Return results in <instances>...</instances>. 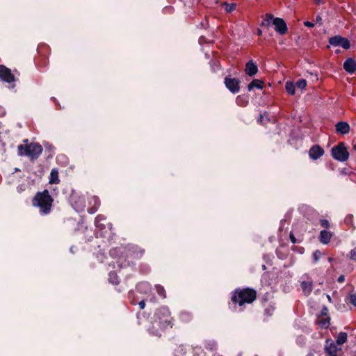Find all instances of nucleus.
Listing matches in <instances>:
<instances>
[{"label": "nucleus", "mask_w": 356, "mask_h": 356, "mask_svg": "<svg viewBox=\"0 0 356 356\" xmlns=\"http://www.w3.org/2000/svg\"><path fill=\"white\" fill-rule=\"evenodd\" d=\"M110 255L118 258L116 263L120 269L130 266L132 261L129 258L140 259L145 253V249L137 245H128L127 247H116L110 250Z\"/></svg>", "instance_id": "f257e3e1"}, {"label": "nucleus", "mask_w": 356, "mask_h": 356, "mask_svg": "<svg viewBox=\"0 0 356 356\" xmlns=\"http://www.w3.org/2000/svg\"><path fill=\"white\" fill-rule=\"evenodd\" d=\"M151 325L148 327L149 333L160 338L168 328H172V318L168 307L162 306L156 309Z\"/></svg>", "instance_id": "f03ea898"}, {"label": "nucleus", "mask_w": 356, "mask_h": 356, "mask_svg": "<svg viewBox=\"0 0 356 356\" xmlns=\"http://www.w3.org/2000/svg\"><path fill=\"white\" fill-rule=\"evenodd\" d=\"M257 291L252 288H237L232 292L231 301L236 306L242 307L245 304H251L257 298Z\"/></svg>", "instance_id": "7ed1b4c3"}, {"label": "nucleus", "mask_w": 356, "mask_h": 356, "mask_svg": "<svg viewBox=\"0 0 356 356\" xmlns=\"http://www.w3.org/2000/svg\"><path fill=\"white\" fill-rule=\"evenodd\" d=\"M53 197L48 190L45 189L42 192H38L32 200L33 207H38L42 215H48L51 211Z\"/></svg>", "instance_id": "20e7f679"}, {"label": "nucleus", "mask_w": 356, "mask_h": 356, "mask_svg": "<svg viewBox=\"0 0 356 356\" xmlns=\"http://www.w3.org/2000/svg\"><path fill=\"white\" fill-rule=\"evenodd\" d=\"M18 155L27 156L31 161L36 160L41 155L43 148L37 143H31L29 145H19L17 147Z\"/></svg>", "instance_id": "39448f33"}, {"label": "nucleus", "mask_w": 356, "mask_h": 356, "mask_svg": "<svg viewBox=\"0 0 356 356\" xmlns=\"http://www.w3.org/2000/svg\"><path fill=\"white\" fill-rule=\"evenodd\" d=\"M273 24L275 31L280 35H285L288 32V27L285 21L280 17H274L272 14L267 13L261 26H269Z\"/></svg>", "instance_id": "423d86ee"}, {"label": "nucleus", "mask_w": 356, "mask_h": 356, "mask_svg": "<svg viewBox=\"0 0 356 356\" xmlns=\"http://www.w3.org/2000/svg\"><path fill=\"white\" fill-rule=\"evenodd\" d=\"M95 224L101 237L109 238L113 234L112 224L107 220L104 216L101 214L97 216Z\"/></svg>", "instance_id": "0eeeda50"}, {"label": "nucleus", "mask_w": 356, "mask_h": 356, "mask_svg": "<svg viewBox=\"0 0 356 356\" xmlns=\"http://www.w3.org/2000/svg\"><path fill=\"white\" fill-rule=\"evenodd\" d=\"M331 156L334 160L344 162L349 158V152L345 143L340 142L331 149Z\"/></svg>", "instance_id": "6e6552de"}, {"label": "nucleus", "mask_w": 356, "mask_h": 356, "mask_svg": "<svg viewBox=\"0 0 356 356\" xmlns=\"http://www.w3.org/2000/svg\"><path fill=\"white\" fill-rule=\"evenodd\" d=\"M299 282L304 295L309 296L313 290V280L308 275L304 274L300 277Z\"/></svg>", "instance_id": "1a4fd4ad"}, {"label": "nucleus", "mask_w": 356, "mask_h": 356, "mask_svg": "<svg viewBox=\"0 0 356 356\" xmlns=\"http://www.w3.org/2000/svg\"><path fill=\"white\" fill-rule=\"evenodd\" d=\"M224 83L227 89L233 94H236L240 91L241 81L238 78H232L231 75L226 76Z\"/></svg>", "instance_id": "9d476101"}, {"label": "nucleus", "mask_w": 356, "mask_h": 356, "mask_svg": "<svg viewBox=\"0 0 356 356\" xmlns=\"http://www.w3.org/2000/svg\"><path fill=\"white\" fill-rule=\"evenodd\" d=\"M71 202L73 208L77 212H82L86 207V199L84 195H73L71 197Z\"/></svg>", "instance_id": "9b49d317"}, {"label": "nucleus", "mask_w": 356, "mask_h": 356, "mask_svg": "<svg viewBox=\"0 0 356 356\" xmlns=\"http://www.w3.org/2000/svg\"><path fill=\"white\" fill-rule=\"evenodd\" d=\"M329 43L333 47H341L344 49H348L350 47V41L341 35H335L330 38Z\"/></svg>", "instance_id": "f8f14e48"}, {"label": "nucleus", "mask_w": 356, "mask_h": 356, "mask_svg": "<svg viewBox=\"0 0 356 356\" xmlns=\"http://www.w3.org/2000/svg\"><path fill=\"white\" fill-rule=\"evenodd\" d=\"M0 79L8 83L15 81V76L11 70L3 65H0Z\"/></svg>", "instance_id": "ddd939ff"}, {"label": "nucleus", "mask_w": 356, "mask_h": 356, "mask_svg": "<svg viewBox=\"0 0 356 356\" xmlns=\"http://www.w3.org/2000/svg\"><path fill=\"white\" fill-rule=\"evenodd\" d=\"M325 153L324 149L318 145H314L309 150V156L313 160H317Z\"/></svg>", "instance_id": "4468645a"}, {"label": "nucleus", "mask_w": 356, "mask_h": 356, "mask_svg": "<svg viewBox=\"0 0 356 356\" xmlns=\"http://www.w3.org/2000/svg\"><path fill=\"white\" fill-rule=\"evenodd\" d=\"M335 129L337 134L346 135L350 132V127L348 122L340 121L335 124Z\"/></svg>", "instance_id": "2eb2a0df"}, {"label": "nucleus", "mask_w": 356, "mask_h": 356, "mask_svg": "<svg viewBox=\"0 0 356 356\" xmlns=\"http://www.w3.org/2000/svg\"><path fill=\"white\" fill-rule=\"evenodd\" d=\"M343 67L346 72L353 74L356 71V60L353 58H348L344 61Z\"/></svg>", "instance_id": "dca6fc26"}, {"label": "nucleus", "mask_w": 356, "mask_h": 356, "mask_svg": "<svg viewBox=\"0 0 356 356\" xmlns=\"http://www.w3.org/2000/svg\"><path fill=\"white\" fill-rule=\"evenodd\" d=\"M245 72L248 76H253L258 72V67L250 60L245 64Z\"/></svg>", "instance_id": "f3484780"}, {"label": "nucleus", "mask_w": 356, "mask_h": 356, "mask_svg": "<svg viewBox=\"0 0 356 356\" xmlns=\"http://www.w3.org/2000/svg\"><path fill=\"white\" fill-rule=\"evenodd\" d=\"M332 236V234L331 232L327 230H322L320 232L319 235V241L323 244H327Z\"/></svg>", "instance_id": "a211bd4d"}, {"label": "nucleus", "mask_w": 356, "mask_h": 356, "mask_svg": "<svg viewBox=\"0 0 356 356\" xmlns=\"http://www.w3.org/2000/svg\"><path fill=\"white\" fill-rule=\"evenodd\" d=\"M325 350L330 356H337L338 348L334 342H327Z\"/></svg>", "instance_id": "6ab92c4d"}, {"label": "nucleus", "mask_w": 356, "mask_h": 356, "mask_svg": "<svg viewBox=\"0 0 356 356\" xmlns=\"http://www.w3.org/2000/svg\"><path fill=\"white\" fill-rule=\"evenodd\" d=\"M264 86L263 81L259 79H254L248 85V90L249 91L252 90L254 88L262 90Z\"/></svg>", "instance_id": "aec40b11"}, {"label": "nucleus", "mask_w": 356, "mask_h": 356, "mask_svg": "<svg viewBox=\"0 0 356 356\" xmlns=\"http://www.w3.org/2000/svg\"><path fill=\"white\" fill-rule=\"evenodd\" d=\"M317 324L321 327L324 329H327L329 327L330 325V316H318Z\"/></svg>", "instance_id": "412c9836"}, {"label": "nucleus", "mask_w": 356, "mask_h": 356, "mask_svg": "<svg viewBox=\"0 0 356 356\" xmlns=\"http://www.w3.org/2000/svg\"><path fill=\"white\" fill-rule=\"evenodd\" d=\"M236 103L238 106L245 107L249 103V99L247 95H238L236 98Z\"/></svg>", "instance_id": "4be33fe9"}, {"label": "nucleus", "mask_w": 356, "mask_h": 356, "mask_svg": "<svg viewBox=\"0 0 356 356\" xmlns=\"http://www.w3.org/2000/svg\"><path fill=\"white\" fill-rule=\"evenodd\" d=\"M264 307H265L264 315L266 316H273V314L275 310V303L269 302L267 305H264Z\"/></svg>", "instance_id": "5701e85b"}, {"label": "nucleus", "mask_w": 356, "mask_h": 356, "mask_svg": "<svg viewBox=\"0 0 356 356\" xmlns=\"http://www.w3.org/2000/svg\"><path fill=\"white\" fill-rule=\"evenodd\" d=\"M108 280L110 283H111L112 284H114V285H118L120 282L119 277L117 275L116 273L114 271H111L109 273Z\"/></svg>", "instance_id": "b1692460"}, {"label": "nucleus", "mask_w": 356, "mask_h": 356, "mask_svg": "<svg viewBox=\"0 0 356 356\" xmlns=\"http://www.w3.org/2000/svg\"><path fill=\"white\" fill-rule=\"evenodd\" d=\"M60 181L58 178V172L56 169H52L50 173L49 183L58 184Z\"/></svg>", "instance_id": "393cba45"}, {"label": "nucleus", "mask_w": 356, "mask_h": 356, "mask_svg": "<svg viewBox=\"0 0 356 356\" xmlns=\"http://www.w3.org/2000/svg\"><path fill=\"white\" fill-rule=\"evenodd\" d=\"M221 7L223 8L227 13H230L236 10V4L228 3L227 2H222L221 3Z\"/></svg>", "instance_id": "a878e982"}, {"label": "nucleus", "mask_w": 356, "mask_h": 356, "mask_svg": "<svg viewBox=\"0 0 356 356\" xmlns=\"http://www.w3.org/2000/svg\"><path fill=\"white\" fill-rule=\"evenodd\" d=\"M285 90L288 94L293 95L296 92V86L293 82L287 81L285 84Z\"/></svg>", "instance_id": "bb28decb"}, {"label": "nucleus", "mask_w": 356, "mask_h": 356, "mask_svg": "<svg viewBox=\"0 0 356 356\" xmlns=\"http://www.w3.org/2000/svg\"><path fill=\"white\" fill-rule=\"evenodd\" d=\"M348 334L346 332H341L339 333L337 339V343L338 345H343L346 342Z\"/></svg>", "instance_id": "cd10ccee"}, {"label": "nucleus", "mask_w": 356, "mask_h": 356, "mask_svg": "<svg viewBox=\"0 0 356 356\" xmlns=\"http://www.w3.org/2000/svg\"><path fill=\"white\" fill-rule=\"evenodd\" d=\"M155 290H156V293H158V295L159 296H161L163 299L166 298V292L163 286H161L160 284H156Z\"/></svg>", "instance_id": "c85d7f7f"}, {"label": "nucleus", "mask_w": 356, "mask_h": 356, "mask_svg": "<svg viewBox=\"0 0 356 356\" xmlns=\"http://www.w3.org/2000/svg\"><path fill=\"white\" fill-rule=\"evenodd\" d=\"M92 202H93L92 206H95L98 209L99 208L101 202H100L99 198L97 195H93L91 197L90 203H92Z\"/></svg>", "instance_id": "c756f323"}, {"label": "nucleus", "mask_w": 356, "mask_h": 356, "mask_svg": "<svg viewBox=\"0 0 356 356\" xmlns=\"http://www.w3.org/2000/svg\"><path fill=\"white\" fill-rule=\"evenodd\" d=\"M295 86L298 88L304 89L307 86V81L305 79H301L296 83Z\"/></svg>", "instance_id": "7c9ffc66"}, {"label": "nucleus", "mask_w": 356, "mask_h": 356, "mask_svg": "<svg viewBox=\"0 0 356 356\" xmlns=\"http://www.w3.org/2000/svg\"><path fill=\"white\" fill-rule=\"evenodd\" d=\"M344 222L346 225L353 226V216L352 214L347 215L344 219Z\"/></svg>", "instance_id": "2f4dec72"}, {"label": "nucleus", "mask_w": 356, "mask_h": 356, "mask_svg": "<svg viewBox=\"0 0 356 356\" xmlns=\"http://www.w3.org/2000/svg\"><path fill=\"white\" fill-rule=\"evenodd\" d=\"M328 313H329V310H328L327 307L326 306H323L321 310V314L318 316H321V317L329 316Z\"/></svg>", "instance_id": "473e14b6"}, {"label": "nucleus", "mask_w": 356, "mask_h": 356, "mask_svg": "<svg viewBox=\"0 0 356 356\" xmlns=\"http://www.w3.org/2000/svg\"><path fill=\"white\" fill-rule=\"evenodd\" d=\"M320 225L322 227L328 229L330 227V222L326 219L320 220Z\"/></svg>", "instance_id": "72a5a7b5"}, {"label": "nucleus", "mask_w": 356, "mask_h": 356, "mask_svg": "<svg viewBox=\"0 0 356 356\" xmlns=\"http://www.w3.org/2000/svg\"><path fill=\"white\" fill-rule=\"evenodd\" d=\"M349 302L356 307V293L350 295Z\"/></svg>", "instance_id": "f704fd0d"}, {"label": "nucleus", "mask_w": 356, "mask_h": 356, "mask_svg": "<svg viewBox=\"0 0 356 356\" xmlns=\"http://www.w3.org/2000/svg\"><path fill=\"white\" fill-rule=\"evenodd\" d=\"M350 259L353 261H356V247L350 250Z\"/></svg>", "instance_id": "c9c22d12"}, {"label": "nucleus", "mask_w": 356, "mask_h": 356, "mask_svg": "<svg viewBox=\"0 0 356 356\" xmlns=\"http://www.w3.org/2000/svg\"><path fill=\"white\" fill-rule=\"evenodd\" d=\"M98 210V208H97L95 206H92L88 208L87 211L89 213L93 214Z\"/></svg>", "instance_id": "e433bc0d"}, {"label": "nucleus", "mask_w": 356, "mask_h": 356, "mask_svg": "<svg viewBox=\"0 0 356 356\" xmlns=\"http://www.w3.org/2000/svg\"><path fill=\"white\" fill-rule=\"evenodd\" d=\"M205 347L207 350H213L216 349V344L213 343H208Z\"/></svg>", "instance_id": "4c0bfd02"}, {"label": "nucleus", "mask_w": 356, "mask_h": 356, "mask_svg": "<svg viewBox=\"0 0 356 356\" xmlns=\"http://www.w3.org/2000/svg\"><path fill=\"white\" fill-rule=\"evenodd\" d=\"M320 254H321V252L318 250H316L314 252L313 257H314V261H316L318 260V257Z\"/></svg>", "instance_id": "58836bf2"}, {"label": "nucleus", "mask_w": 356, "mask_h": 356, "mask_svg": "<svg viewBox=\"0 0 356 356\" xmlns=\"http://www.w3.org/2000/svg\"><path fill=\"white\" fill-rule=\"evenodd\" d=\"M304 25L309 28H313L314 26V24L309 21L304 22Z\"/></svg>", "instance_id": "ea45409f"}, {"label": "nucleus", "mask_w": 356, "mask_h": 356, "mask_svg": "<svg viewBox=\"0 0 356 356\" xmlns=\"http://www.w3.org/2000/svg\"><path fill=\"white\" fill-rule=\"evenodd\" d=\"M289 238H290V241L292 243L295 244L297 243L296 238L292 233L290 234Z\"/></svg>", "instance_id": "a19ab883"}, {"label": "nucleus", "mask_w": 356, "mask_h": 356, "mask_svg": "<svg viewBox=\"0 0 356 356\" xmlns=\"http://www.w3.org/2000/svg\"><path fill=\"white\" fill-rule=\"evenodd\" d=\"M337 281L339 283H343L344 281H345V276L343 275H341L338 279H337Z\"/></svg>", "instance_id": "79ce46f5"}, {"label": "nucleus", "mask_w": 356, "mask_h": 356, "mask_svg": "<svg viewBox=\"0 0 356 356\" xmlns=\"http://www.w3.org/2000/svg\"><path fill=\"white\" fill-rule=\"evenodd\" d=\"M139 307L140 309H143L145 307V302L144 300H141L138 303Z\"/></svg>", "instance_id": "37998d69"}, {"label": "nucleus", "mask_w": 356, "mask_h": 356, "mask_svg": "<svg viewBox=\"0 0 356 356\" xmlns=\"http://www.w3.org/2000/svg\"><path fill=\"white\" fill-rule=\"evenodd\" d=\"M316 20V22H321L322 21V19L320 16H317Z\"/></svg>", "instance_id": "c03bdc74"}, {"label": "nucleus", "mask_w": 356, "mask_h": 356, "mask_svg": "<svg viewBox=\"0 0 356 356\" xmlns=\"http://www.w3.org/2000/svg\"><path fill=\"white\" fill-rule=\"evenodd\" d=\"M257 35H259V36H261V35H262V31H261V30H260V29H258V30H257Z\"/></svg>", "instance_id": "a18cd8bd"}, {"label": "nucleus", "mask_w": 356, "mask_h": 356, "mask_svg": "<svg viewBox=\"0 0 356 356\" xmlns=\"http://www.w3.org/2000/svg\"><path fill=\"white\" fill-rule=\"evenodd\" d=\"M316 4H319L321 3V0H314Z\"/></svg>", "instance_id": "49530a36"}, {"label": "nucleus", "mask_w": 356, "mask_h": 356, "mask_svg": "<svg viewBox=\"0 0 356 356\" xmlns=\"http://www.w3.org/2000/svg\"><path fill=\"white\" fill-rule=\"evenodd\" d=\"M354 149L356 151V143L354 145Z\"/></svg>", "instance_id": "de8ad7c7"}, {"label": "nucleus", "mask_w": 356, "mask_h": 356, "mask_svg": "<svg viewBox=\"0 0 356 356\" xmlns=\"http://www.w3.org/2000/svg\"><path fill=\"white\" fill-rule=\"evenodd\" d=\"M327 298H328V300H331L330 296H327Z\"/></svg>", "instance_id": "09e8293b"}]
</instances>
